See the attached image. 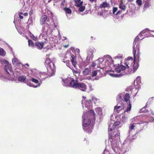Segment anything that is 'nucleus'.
I'll use <instances>...</instances> for the list:
<instances>
[{
    "mask_svg": "<svg viewBox=\"0 0 154 154\" xmlns=\"http://www.w3.org/2000/svg\"><path fill=\"white\" fill-rule=\"evenodd\" d=\"M121 124L119 122H116L114 123H111L109 125L108 133L109 140V142L111 144L113 150L116 153H120L119 149L123 153L128 151L130 149V143L131 140L127 138L122 145L121 149L119 148L120 142V133L118 130L119 126Z\"/></svg>",
    "mask_w": 154,
    "mask_h": 154,
    "instance_id": "obj_1",
    "label": "nucleus"
},
{
    "mask_svg": "<svg viewBox=\"0 0 154 154\" xmlns=\"http://www.w3.org/2000/svg\"><path fill=\"white\" fill-rule=\"evenodd\" d=\"M95 114L93 110L88 111L86 113H83L82 116V126L84 130L88 133L91 132L93 126L90 125L91 121L89 118L90 117L94 120H95Z\"/></svg>",
    "mask_w": 154,
    "mask_h": 154,
    "instance_id": "obj_2",
    "label": "nucleus"
},
{
    "mask_svg": "<svg viewBox=\"0 0 154 154\" xmlns=\"http://www.w3.org/2000/svg\"><path fill=\"white\" fill-rule=\"evenodd\" d=\"M139 45H137L135 47V44L134 45L133 48V53L134 56V60L133 59L132 57H128L125 62V66H126V68H128V70H129V68L133 67V69L134 70V72L137 70L138 65L137 63L136 64L135 63L134 60L137 58H140L139 56L140 54L139 52Z\"/></svg>",
    "mask_w": 154,
    "mask_h": 154,
    "instance_id": "obj_3",
    "label": "nucleus"
},
{
    "mask_svg": "<svg viewBox=\"0 0 154 154\" xmlns=\"http://www.w3.org/2000/svg\"><path fill=\"white\" fill-rule=\"evenodd\" d=\"M98 67L102 69L105 68H112L114 66L113 61L112 57L109 55L105 56L103 58H100L98 59Z\"/></svg>",
    "mask_w": 154,
    "mask_h": 154,
    "instance_id": "obj_4",
    "label": "nucleus"
},
{
    "mask_svg": "<svg viewBox=\"0 0 154 154\" xmlns=\"http://www.w3.org/2000/svg\"><path fill=\"white\" fill-rule=\"evenodd\" d=\"M47 17L46 15L43 16L40 19V23L42 25L45 24L44 27H43L42 30V33L40 35V37H45L51 34L52 32V25L51 24L49 25L48 23L45 24V22L47 19Z\"/></svg>",
    "mask_w": 154,
    "mask_h": 154,
    "instance_id": "obj_5",
    "label": "nucleus"
},
{
    "mask_svg": "<svg viewBox=\"0 0 154 154\" xmlns=\"http://www.w3.org/2000/svg\"><path fill=\"white\" fill-rule=\"evenodd\" d=\"M35 73L32 75L33 77H31L29 79L31 80L32 82L35 83V85H33L31 83H27V85L30 87H33L34 88H36L39 87L41 83V80H43L45 79L44 76V74L38 72L37 71H35Z\"/></svg>",
    "mask_w": 154,
    "mask_h": 154,
    "instance_id": "obj_6",
    "label": "nucleus"
},
{
    "mask_svg": "<svg viewBox=\"0 0 154 154\" xmlns=\"http://www.w3.org/2000/svg\"><path fill=\"white\" fill-rule=\"evenodd\" d=\"M115 71L117 73H120L119 74H114V72L109 71V75L112 77H119L129 73L128 68L122 65H118L115 68Z\"/></svg>",
    "mask_w": 154,
    "mask_h": 154,
    "instance_id": "obj_7",
    "label": "nucleus"
},
{
    "mask_svg": "<svg viewBox=\"0 0 154 154\" xmlns=\"http://www.w3.org/2000/svg\"><path fill=\"white\" fill-rule=\"evenodd\" d=\"M45 64L47 65V69L48 75L52 76L55 72V68L54 63L51 62L50 59L47 58L45 61Z\"/></svg>",
    "mask_w": 154,
    "mask_h": 154,
    "instance_id": "obj_8",
    "label": "nucleus"
},
{
    "mask_svg": "<svg viewBox=\"0 0 154 154\" xmlns=\"http://www.w3.org/2000/svg\"><path fill=\"white\" fill-rule=\"evenodd\" d=\"M1 62L3 65H5L4 69L7 73L11 75H13L14 74L12 70L11 67L8 62L4 59L1 60Z\"/></svg>",
    "mask_w": 154,
    "mask_h": 154,
    "instance_id": "obj_9",
    "label": "nucleus"
},
{
    "mask_svg": "<svg viewBox=\"0 0 154 154\" xmlns=\"http://www.w3.org/2000/svg\"><path fill=\"white\" fill-rule=\"evenodd\" d=\"M130 97V96L128 93H126L124 96V100L125 101L127 104L126 109H125L126 107L125 106L123 108L124 109H125L124 113L125 112H128L131 110V104L129 100Z\"/></svg>",
    "mask_w": 154,
    "mask_h": 154,
    "instance_id": "obj_10",
    "label": "nucleus"
},
{
    "mask_svg": "<svg viewBox=\"0 0 154 154\" xmlns=\"http://www.w3.org/2000/svg\"><path fill=\"white\" fill-rule=\"evenodd\" d=\"M96 50L94 48L89 49L87 51V55L86 57V61L88 62L92 60L94 55L93 53L96 52Z\"/></svg>",
    "mask_w": 154,
    "mask_h": 154,
    "instance_id": "obj_11",
    "label": "nucleus"
},
{
    "mask_svg": "<svg viewBox=\"0 0 154 154\" xmlns=\"http://www.w3.org/2000/svg\"><path fill=\"white\" fill-rule=\"evenodd\" d=\"M150 33L149 30L148 29H145L142 31L136 38V39H138L140 40H142L144 38L147 37L146 35L147 34Z\"/></svg>",
    "mask_w": 154,
    "mask_h": 154,
    "instance_id": "obj_12",
    "label": "nucleus"
},
{
    "mask_svg": "<svg viewBox=\"0 0 154 154\" xmlns=\"http://www.w3.org/2000/svg\"><path fill=\"white\" fill-rule=\"evenodd\" d=\"M141 78L137 77L134 81V88L136 90L140 88L141 86Z\"/></svg>",
    "mask_w": 154,
    "mask_h": 154,
    "instance_id": "obj_13",
    "label": "nucleus"
},
{
    "mask_svg": "<svg viewBox=\"0 0 154 154\" xmlns=\"http://www.w3.org/2000/svg\"><path fill=\"white\" fill-rule=\"evenodd\" d=\"M71 78L68 77L65 79H62V81L63 85L64 86L69 87L70 82L71 80Z\"/></svg>",
    "mask_w": 154,
    "mask_h": 154,
    "instance_id": "obj_14",
    "label": "nucleus"
},
{
    "mask_svg": "<svg viewBox=\"0 0 154 154\" xmlns=\"http://www.w3.org/2000/svg\"><path fill=\"white\" fill-rule=\"evenodd\" d=\"M118 10V9L117 7H113L112 8V15L114 17H116L117 15H120L122 13V11H117Z\"/></svg>",
    "mask_w": 154,
    "mask_h": 154,
    "instance_id": "obj_15",
    "label": "nucleus"
},
{
    "mask_svg": "<svg viewBox=\"0 0 154 154\" xmlns=\"http://www.w3.org/2000/svg\"><path fill=\"white\" fill-rule=\"evenodd\" d=\"M78 83L76 80H75L73 78H72L70 82V87L77 88Z\"/></svg>",
    "mask_w": 154,
    "mask_h": 154,
    "instance_id": "obj_16",
    "label": "nucleus"
},
{
    "mask_svg": "<svg viewBox=\"0 0 154 154\" xmlns=\"http://www.w3.org/2000/svg\"><path fill=\"white\" fill-rule=\"evenodd\" d=\"M85 106L88 109H90L92 107V103L91 100H87L85 101H84Z\"/></svg>",
    "mask_w": 154,
    "mask_h": 154,
    "instance_id": "obj_17",
    "label": "nucleus"
},
{
    "mask_svg": "<svg viewBox=\"0 0 154 154\" xmlns=\"http://www.w3.org/2000/svg\"><path fill=\"white\" fill-rule=\"evenodd\" d=\"M87 86L84 83H78L77 88L83 91H85L87 89Z\"/></svg>",
    "mask_w": 154,
    "mask_h": 154,
    "instance_id": "obj_18",
    "label": "nucleus"
},
{
    "mask_svg": "<svg viewBox=\"0 0 154 154\" xmlns=\"http://www.w3.org/2000/svg\"><path fill=\"white\" fill-rule=\"evenodd\" d=\"M114 60L115 61L118 62H121L123 60V57L122 55L118 54L114 57Z\"/></svg>",
    "mask_w": 154,
    "mask_h": 154,
    "instance_id": "obj_19",
    "label": "nucleus"
},
{
    "mask_svg": "<svg viewBox=\"0 0 154 154\" xmlns=\"http://www.w3.org/2000/svg\"><path fill=\"white\" fill-rule=\"evenodd\" d=\"M12 63L15 66H18L20 65L22 66V64L15 57H14L12 59Z\"/></svg>",
    "mask_w": 154,
    "mask_h": 154,
    "instance_id": "obj_20",
    "label": "nucleus"
},
{
    "mask_svg": "<svg viewBox=\"0 0 154 154\" xmlns=\"http://www.w3.org/2000/svg\"><path fill=\"white\" fill-rule=\"evenodd\" d=\"M140 123H131L130 124L129 128V130L128 131V132L129 134L130 133L131 131L132 130H134V129L135 127L136 126V125L137 124H139Z\"/></svg>",
    "mask_w": 154,
    "mask_h": 154,
    "instance_id": "obj_21",
    "label": "nucleus"
},
{
    "mask_svg": "<svg viewBox=\"0 0 154 154\" xmlns=\"http://www.w3.org/2000/svg\"><path fill=\"white\" fill-rule=\"evenodd\" d=\"M122 109V107L121 106L119 105L118 104L116 106H115L114 110L115 112L119 113Z\"/></svg>",
    "mask_w": 154,
    "mask_h": 154,
    "instance_id": "obj_22",
    "label": "nucleus"
},
{
    "mask_svg": "<svg viewBox=\"0 0 154 154\" xmlns=\"http://www.w3.org/2000/svg\"><path fill=\"white\" fill-rule=\"evenodd\" d=\"M124 94L121 93L119 94L117 97V101H122V100H124Z\"/></svg>",
    "mask_w": 154,
    "mask_h": 154,
    "instance_id": "obj_23",
    "label": "nucleus"
},
{
    "mask_svg": "<svg viewBox=\"0 0 154 154\" xmlns=\"http://www.w3.org/2000/svg\"><path fill=\"white\" fill-rule=\"evenodd\" d=\"M82 73L84 75H90L91 73V71L88 68H86L82 71Z\"/></svg>",
    "mask_w": 154,
    "mask_h": 154,
    "instance_id": "obj_24",
    "label": "nucleus"
},
{
    "mask_svg": "<svg viewBox=\"0 0 154 154\" xmlns=\"http://www.w3.org/2000/svg\"><path fill=\"white\" fill-rule=\"evenodd\" d=\"M75 4V5L76 7H79L82 6V2L81 1V0H74Z\"/></svg>",
    "mask_w": 154,
    "mask_h": 154,
    "instance_id": "obj_25",
    "label": "nucleus"
},
{
    "mask_svg": "<svg viewBox=\"0 0 154 154\" xmlns=\"http://www.w3.org/2000/svg\"><path fill=\"white\" fill-rule=\"evenodd\" d=\"M35 46L38 49H41L43 47V43L42 42H36L35 43Z\"/></svg>",
    "mask_w": 154,
    "mask_h": 154,
    "instance_id": "obj_26",
    "label": "nucleus"
},
{
    "mask_svg": "<svg viewBox=\"0 0 154 154\" xmlns=\"http://www.w3.org/2000/svg\"><path fill=\"white\" fill-rule=\"evenodd\" d=\"M109 4L106 2H103L100 6V8H105L109 6Z\"/></svg>",
    "mask_w": 154,
    "mask_h": 154,
    "instance_id": "obj_27",
    "label": "nucleus"
},
{
    "mask_svg": "<svg viewBox=\"0 0 154 154\" xmlns=\"http://www.w3.org/2000/svg\"><path fill=\"white\" fill-rule=\"evenodd\" d=\"M119 7L120 9L125 11L126 9V6L122 2H121L119 5Z\"/></svg>",
    "mask_w": 154,
    "mask_h": 154,
    "instance_id": "obj_28",
    "label": "nucleus"
},
{
    "mask_svg": "<svg viewBox=\"0 0 154 154\" xmlns=\"http://www.w3.org/2000/svg\"><path fill=\"white\" fill-rule=\"evenodd\" d=\"M121 120L122 122H123V124L126 122L128 120V117L126 115L124 114L123 115L121 119Z\"/></svg>",
    "mask_w": 154,
    "mask_h": 154,
    "instance_id": "obj_29",
    "label": "nucleus"
},
{
    "mask_svg": "<svg viewBox=\"0 0 154 154\" xmlns=\"http://www.w3.org/2000/svg\"><path fill=\"white\" fill-rule=\"evenodd\" d=\"M75 58V56L73 55L71 56V60L72 63V64L73 65V66L75 67L76 66V63L75 62L74 59Z\"/></svg>",
    "mask_w": 154,
    "mask_h": 154,
    "instance_id": "obj_30",
    "label": "nucleus"
},
{
    "mask_svg": "<svg viewBox=\"0 0 154 154\" xmlns=\"http://www.w3.org/2000/svg\"><path fill=\"white\" fill-rule=\"evenodd\" d=\"M140 119V117L139 116H137L136 117H135L134 118L131 119V121L132 122H134L135 123H139L138 122V121Z\"/></svg>",
    "mask_w": 154,
    "mask_h": 154,
    "instance_id": "obj_31",
    "label": "nucleus"
},
{
    "mask_svg": "<svg viewBox=\"0 0 154 154\" xmlns=\"http://www.w3.org/2000/svg\"><path fill=\"white\" fill-rule=\"evenodd\" d=\"M26 79V77L23 76L19 77L18 79V81L21 82H24Z\"/></svg>",
    "mask_w": 154,
    "mask_h": 154,
    "instance_id": "obj_32",
    "label": "nucleus"
},
{
    "mask_svg": "<svg viewBox=\"0 0 154 154\" xmlns=\"http://www.w3.org/2000/svg\"><path fill=\"white\" fill-rule=\"evenodd\" d=\"M98 59L96 60L95 62L91 64V66L92 67H94L96 66H97V67H98Z\"/></svg>",
    "mask_w": 154,
    "mask_h": 154,
    "instance_id": "obj_33",
    "label": "nucleus"
},
{
    "mask_svg": "<svg viewBox=\"0 0 154 154\" xmlns=\"http://www.w3.org/2000/svg\"><path fill=\"white\" fill-rule=\"evenodd\" d=\"M95 111L98 114H102V109L100 107H98L95 109Z\"/></svg>",
    "mask_w": 154,
    "mask_h": 154,
    "instance_id": "obj_34",
    "label": "nucleus"
},
{
    "mask_svg": "<svg viewBox=\"0 0 154 154\" xmlns=\"http://www.w3.org/2000/svg\"><path fill=\"white\" fill-rule=\"evenodd\" d=\"M63 10L66 13L69 14H70L72 12V11L69 8H64Z\"/></svg>",
    "mask_w": 154,
    "mask_h": 154,
    "instance_id": "obj_35",
    "label": "nucleus"
},
{
    "mask_svg": "<svg viewBox=\"0 0 154 154\" xmlns=\"http://www.w3.org/2000/svg\"><path fill=\"white\" fill-rule=\"evenodd\" d=\"M5 55V52L2 48H0V55L4 56Z\"/></svg>",
    "mask_w": 154,
    "mask_h": 154,
    "instance_id": "obj_36",
    "label": "nucleus"
},
{
    "mask_svg": "<svg viewBox=\"0 0 154 154\" xmlns=\"http://www.w3.org/2000/svg\"><path fill=\"white\" fill-rule=\"evenodd\" d=\"M72 69L73 74L76 76V75L79 74V70L78 69H73L70 68Z\"/></svg>",
    "mask_w": 154,
    "mask_h": 154,
    "instance_id": "obj_37",
    "label": "nucleus"
},
{
    "mask_svg": "<svg viewBox=\"0 0 154 154\" xmlns=\"http://www.w3.org/2000/svg\"><path fill=\"white\" fill-rule=\"evenodd\" d=\"M148 112V109H146L145 107H143L140 111V113L146 112Z\"/></svg>",
    "mask_w": 154,
    "mask_h": 154,
    "instance_id": "obj_38",
    "label": "nucleus"
},
{
    "mask_svg": "<svg viewBox=\"0 0 154 154\" xmlns=\"http://www.w3.org/2000/svg\"><path fill=\"white\" fill-rule=\"evenodd\" d=\"M150 5V4L149 2L146 3L144 5V9H146L149 8Z\"/></svg>",
    "mask_w": 154,
    "mask_h": 154,
    "instance_id": "obj_39",
    "label": "nucleus"
},
{
    "mask_svg": "<svg viewBox=\"0 0 154 154\" xmlns=\"http://www.w3.org/2000/svg\"><path fill=\"white\" fill-rule=\"evenodd\" d=\"M28 45L29 46H31V47L33 46L34 44L31 40H28Z\"/></svg>",
    "mask_w": 154,
    "mask_h": 154,
    "instance_id": "obj_40",
    "label": "nucleus"
},
{
    "mask_svg": "<svg viewBox=\"0 0 154 154\" xmlns=\"http://www.w3.org/2000/svg\"><path fill=\"white\" fill-rule=\"evenodd\" d=\"M92 100L95 104L99 101V100L94 97H92Z\"/></svg>",
    "mask_w": 154,
    "mask_h": 154,
    "instance_id": "obj_41",
    "label": "nucleus"
},
{
    "mask_svg": "<svg viewBox=\"0 0 154 154\" xmlns=\"http://www.w3.org/2000/svg\"><path fill=\"white\" fill-rule=\"evenodd\" d=\"M136 3L139 6H141L142 4V1L141 0H136Z\"/></svg>",
    "mask_w": 154,
    "mask_h": 154,
    "instance_id": "obj_42",
    "label": "nucleus"
},
{
    "mask_svg": "<svg viewBox=\"0 0 154 154\" xmlns=\"http://www.w3.org/2000/svg\"><path fill=\"white\" fill-rule=\"evenodd\" d=\"M85 9V7L84 6H81L80 7H79V10L80 11L82 12L84 11Z\"/></svg>",
    "mask_w": 154,
    "mask_h": 154,
    "instance_id": "obj_43",
    "label": "nucleus"
},
{
    "mask_svg": "<svg viewBox=\"0 0 154 154\" xmlns=\"http://www.w3.org/2000/svg\"><path fill=\"white\" fill-rule=\"evenodd\" d=\"M27 23L28 24L29 26L32 25V20L31 19H29L27 22Z\"/></svg>",
    "mask_w": 154,
    "mask_h": 154,
    "instance_id": "obj_44",
    "label": "nucleus"
},
{
    "mask_svg": "<svg viewBox=\"0 0 154 154\" xmlns=\"http://www.w3.org/2000/svg\"><path fill=\"white\" fill-rule=\"evenodd\" d=\"M63 62H64V63H66V66H68V67H69V68H70L69 67L70 62H69V61L66 60L65 61H64V59H63Z\"/></svg>",
    "mask_w": 154,
    "mask_h": 154,
    "instance_id": "obj_45",
    "label": "nucleus"
},
{
    "mask_svg": "<svg viewBox=\"0 0 154 154\" xmlns=\"http://www.w3.org/2000/svg\"><path fill=\"white\" fill-rule=\"evenodd\" d=\"M98 72L97 70L94 71L92 72V77H94L97 74V72Z\"/></svg>",
    "mask_w": 154,
    "mask_h": 154,
    "instance_id": "obj_46",
    "label": "nucleus"
},
{
    "mask_svg": "<svg viewBox=\"0 0 154 154\" xmlns=\"http://www.w3.org/2000/svg\"><path fill=\"white\" fill-rule=\"evenodd\" d=\"M31 38H32L34 40H35L36 39V38H35V36L33 35L30 32H29Z\"/></svg>",
    "mask_w": 154,
    "mask_h": 154,
    "instance_id": "obj_47",
    "label": "nucleus"
},
{
    "mask_svg": "<svg viewBox=\"0 0 154 154\" xmlns=\"http://www.w3.org/2000/svg\"><path fill=\"white\" fill-rule=\"evenodd\" d=\"M137 40H138V39H135V40H134V43H133V46H134V45L135 44V47H136V45H139V47H140V45H139V44L138 43H137V44L136 43V41ZM134 46H133V47Z\"/></svg>",
    "mask_w": 154,
    "mask_h": 154,
    "instance_id": "obj_48",
    "label": "nucleus"
},
{
    "mask_svg": "<svg viewBox=\"0 0 154 154\" xmlns=\"http://www.w3.org/2000/svg\"><path fill=\"white\" fill-rule=\"evenodd\" d=\"M22 14H23V13L22 12H20L19 13V17L21 19H23V17L21 15Z\"/></svg>",
    "mask_w": 154,
    "mask_h": 154,
    "instance_id": "obj_49",
    "label": "nucleus"
},
{
    "mask_svg": "<svg viewBox=\"0 0 154 154\" xmlns=\"http://www.w3.org/2000/svg\"><path fill=\"white\" fill-rule=\"evenodd\" d=\"M89 87L90 90L91 91H92L93 90V88H92V86L91 84H90L89 85Z\"/></svg>",
    "mask_w": 154,
    "mask_h": 154,
    "instance_id": "obj_50",
    "label": "nucleus"
},
{
    "mask_svg": "<svg viewBox=\"0 0 154 154\" xmlns=\"http://www.w3.org/2000/svg\"><path fill=\"white\" fill-rule=\"evenodd\" d=\"M103 154H109V152L106 151H104Z\"/></svg>",
    "mask_w": 154,
    "mask_h": 154,
    "instance_id": "obj_51",
    "label": "nucleus"
},
{
    "mask_svg": "<svg viewBox=\"0 0 154 154\" xmlns=\"http://www.w3.org/2000/svg\"><path fill=\"white\" fill-rule=\"evenodd\" d=\"M150 113L151 114L154 115V113L153 112L152 110H150Z\"/></svg>",
    "mask_w": 154,
    "mask_h": 154,
    "instance_id": "obj_52",
    "label": "nucleus"
},
{
    "mask_svg": "<svg viewBox=\"0 0 154 154\" xmlns=\"http://www.w3.org/2000/svg\"><path fill=\"white\" fill-rule=\"evenodd\" d=\"M23 15L25 16H27L28 15V13H25L23 14Z\"/></svg>",
    "mask_w": 154,
    "mask_h": 154,
    "instance_id": "obj_53",
    "label": "nucleus"
},
{
    "mask_svg": "<svg viewBox=\"0 0 154 154\" xmlns=\"http://www.w3.org/2000/svg\"><path fill=\"white\" fill-rule=\"evenodd\" d=\"M96 0H89V1L91 2H92L94 1L96 2Z\"/></svg>",
    "mask_w": 154,
    "mask_h": 154,
    "instance_id": "obj_54",
    "label": "nucleus"
},
{
    "mask_svg": "<svg viewBox=\"0 0 154 154\" xmlns=\"http://www.w3.org/2000/svg\"><path fill=\"white\" fill-rule=\"evenodd\" d=\"M65 2V0H64L63 2L61 4V5H64V3Z\"/></svg>",
    "mask_w": 154,
    "mask_h": 154,
    "instance_id": "obj_55",
    "label": "nucleus"
},
{
    "mask_svg": "<svg viewBox=\"0 0 154 154\" xmlns=\"http://www.w3.org/2000/svg\"><path fill=\"white\" fill-rule=\"evenodd\" d=\"M63 39H62V40H65L66 39V38L65 37H63Z\"/></svg>",
    "mask_w": 154,
    "mask_h": 154,
    "instance_id": "obj_56",
    "label": "nucleus"
},
{
    "mask_svg": "<svg viewBox=\"0 0 154 154\" xmlns=\"http://www.w3.org/2000/svg\"><path fill=\"white\" fill-rule=\"evenodd\" d=\"M76 51H77V52H79V50L78 49H76Z\"/></svg>",
    "mask_w": 154,
    "mask_h": 154,
    "instance_id": "obj_57",
    "label": "nucleus"
},
{
    "mask_svg": "<svg viewBox=\"0 0 154 154\" xmlns=\"http://www.w3.org/2000/svg\"><path fill=\"white\" fill-rule=\"evenodd\" d=\"M53 24H54V26L56 28L57 27V26H56L54 24V23L53 22Z\"/></svg>",
    "mask_w": 154,
    "mask_h": 154,
    "instance_id": "obj_58",
    "label": "nucleus"
},
{
    "mask_svg": "<svg viewBox=\"0 0 154 154\" xmlns=\"http://www.w3.org/2000/svg\"><path fill=\"white\" fill-rule=\"evenodd\" d=\"M83 100H82V107H83Z\"/></svg>",
    "mask_w": 154,
    "mask_h": 154,
    "instance_id": "obj_59",
    "label": "nucleus"
},
{
    "mask_svg": "<svg viewBox=\"0 0 154 154\" xmlns=\"http://www.w3.org/2000/svg\"><path fill=\"white\" fill-rule=\"evenodd\" d=\"M83 98H84V99H85L86 98L84 96H83Z\"/></svg>",
    "mask_w": 154,
    "mask_h": 154,
    "instance_id": "obj_60",
    "label": "nucleus"
},
{
    "mask_svg": "<svg viewBox=\"0 0 154 154\" xmlns=\"http://www.w3.org/2000/svg\"><path fill=\"white\" fill-rule=\"evenodd\" d=\"M51 0H48V2H50L51 1Z\"/></svg>",
    "mask_w": 154,
    "mask_h": 154,
    "instance_id": "obj_61",
    "label": "nucleus"
},
{
    "mask_svg": "<svg viewBox=\"0 0 154 154\" xmlns=\"http://www.w3.org/2000/svg\"><path fill=\"white\" fill-rule=\"evenodd\" d=\"M26 65L27 66H29V65L28 64H27V63L26 64Z\"/></svg>",
    "mask_w": 154,
    "mask_h": 154,
    "instance_id": "obj_62",
    "label": "nucleus"
},
{
    "mask_svg": "<svg viewBox=\"0 0 154 154\" xmlns=\"http://www.w3.org/2000/svg\"><path fill=\"white\" fill-rule=\"evenodd\" d=\"M128 1L132 2L133 1V0H128Z\"/></svg>",
    "mask_w": 154,
    "mask_h": 154,
    "instance_id": "obj_63",
    "label": "nucleus"
},
{
    "mask_svg": "<svg viewBox=\"0 0 154 154\" xmlns=\"http://www.w3.org/2000/svg\"><path fill=\"white\" fill-rule=\"evenodd\" d=\"M64 47H67V45L64 46Z\"/></svg>",
    "mask_w": 154,
    "mask_h": 154,
    "instance_id": "obj_64",
    "label": "nucleus"
}]
</instances>
